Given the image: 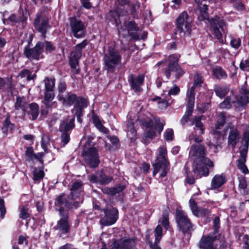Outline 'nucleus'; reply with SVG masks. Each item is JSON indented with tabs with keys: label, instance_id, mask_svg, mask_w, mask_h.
<instances>
[{
	"label": "nucleus",
	"instance_id": "052dcab7",
	"mask_svg": "<svg viewBox=\"0 0 249 249\" xmlns=\"http://www.w3.org/2000/svg\"><path fill=\"white\" fill-rule=\"evenodd\" d=\"M247 181L245 178L242 177L239 178V187L242 189H245L247 187Z\"/></svg>",
	"mask_w": 249,
	"mask_h": 249
},
{
	"label": "nucleus",
	"instance_id": "4be33fe9",
	"mask_svg": "<svg viewBox=\"0 0 249 249\" xmlns=\"http://www.w3.org/2000/svg\"><path fill=\"white\" fill-rule=\"evenodd\" d=\"M168 165V161L156 160V163L153 165V175H155L158 173H160V177H165L167 174V169Z\"/></svg>",
	"mask_w": 249,
	"mask_h": 249
},
{
	"label": "nucleus",
	"instance_id": "a19ab883",
	"mask_svg": "<svg viewBox=\"0 0 249 249\" xmlns=\"http://www.w3.org/2000/svg\"><path fill=\"white\" fill-rule=\"evenodd\" d=\"M53 91L45 90L44 102L46 106H49V102L54 98Z\"/></svg>",
	"mask_w": 249,
	"mask_h": 249
},
{
	"label": "nucleus",
	"instance_id": "4c0bfd02",
	"mask_svg": "<svg viewBox=\"0 0 249 249\" xmlns=\"http://www.w3.org/2000/svg\"><path fill=\"white\" fill-rule=\"evenodd\" d=\"M44 176V173L41 168H35L33 171V179L35 181L40 180Z\"/></svg>",
	"mask_w": 249,
	"mask_h": 249
},
{
	"label": "nucleus",
	"instance_id": "5701e85b",
	"mask_svg": "<svg viewBox=\"0 0 249 249\" xmlns=\"http://www.w3.org/2000/svg\"><path fill=\"white\" fill-rule=\"evenodd\" d=\"M194 89H192L189 91H187L186 96L188 100L187 110L185 115L190 117L192 115L195 103V97L194 95Z\"/></svg>",
	"mask_w": 249,
	"mask_h": 249
},
{
	"label": "nucleus",
	"instance_id": "b1692460",
	"mask_svg": "<svg viewBox=\"0 0 249 249\" xmlns=\"http://www.w3.org/2000/svg\"><path fill=\"white\" fill-rule=\"evenodd\" d=\"M195 2L197 4V7L200 10L201 15L198 17L199 20H203L208 17L206 11L208 9V5L206 0H195Z\"/></svg>",
	"mask_w": 249,
	"mask_h": 249
},
{
	"label": "nucleus",
	"instance_id": "3c124183",
	"mask_svg": "<svg viewBox=\"0 0 249 249\" xmlns=\"http://www.w3.org/2000/svg\"><path fill=\"white\" fill-rule=\"evenodd\" d=\"M26 155L27 157H28L32 159L33 157L35 158L39 159L40 158H41L42 156V153H38L37 155L33 154V150L31 148H28L26 152Z\"/></svg>",
	"mask_w": 249,
	"mask_h": 249
},
{
	"label": "nucleus",
	"instance_id": "f03ea898",
	"mask_svg": "<svg viewBox=\"0 0 249 249\" xmlns=\"http://www.w3.org/2000/svg\"><path fill=\"white\" fill-rule=\"evenodd\" d=\"M82 186L81 182L76 181L73 183L71 189V193L68 199H66L64 194H62L57 198L56 204L60 206L64 205L69 210L77 208L79 206V203L82 202V200H74L79 197L82 190Z\"/></svg>",
	"mask_w": 249,
	"mask_h": 249
},
{
	"label": "nucleus",
	"instance_id": "4d7b16f0",
	"mask_svg": "<svg viewBox=\"0 0 249 249\" xmlns=\"http://www.w3.org/2000/svg\"><path fill=\"white\" fill-rule=\"evenodd\" d=\"M159 107L161 109L165 108L168 106H169L170 103H169L168 101L167 100L161 99V101H159L158 102Z\"/></svg>",
	"mask_w": 249,
	"mask_h": 249
},
{
	"label": "nucleus",
	"instance_id": "20e7f679",
	"mask_svg": "<svg viewBox=\"0 0 249 249\" xmlns=\"http://www.w3.org/2000/svg\"><path fill=\"white\" fill-rule=\"evenodd\" d=\"M82 156L85 161L91 168L97 167L99 163L98 149L90 146L89 142H86L84 146Z\"/></svg>",
	"mask_w": 249,
	"mask_h": 249
},
{
	"label": "nucleus",
	"instance_id": "0e129e2a",
	"mask_svg": "<svg viewBox=\"0 0 249 249\" xmlns=\"http://www.w3.org/2000/svg\"><path fill=\"white\" fill-rule=\"evenodd\" d=\"M0 211L1 212V217L3 218L6 213V210L4 206V200L2 199H0Z\"/></svg>",
	"mask_w": 249,
	"mask_h": 249
},
{
	"label": "nucleus",
	"instance_id": "58836bf2",
	"mask_svg": "<svg viewBox=\"0 0 249 249\" xmlns=\"http://www.w3.org/2000/svg\"><path fill=\"white\" fill-rule=\"evenodd\" d=\"M14 127V124L10 122L9 118H7L4 122L3 126L2 128L3 132L7 133L8 131H12Z\"/></svg>",
	"mask_w": 249,
	"mask_h": 249
},
{
	"label": "nucleus",
	"instance_id": "6e6552de",
	"mask_svg": "<svg viewBox=\"0 0 249 249\" xmlns=\"http://www.w3.org/2000/svg\"><path fill=\"white\" fill-rule=\"evenodd\" d=\"M241 92L242 95L239 98L235 99L236 97L234 95H232L230 96L229 99H226L222 103H221L219 107L221 108H229L231 105L232 103H236L238 106H242L246 105L249 102V99L248 97L249 91L245 89L244 88L241 89Z\"/></svg>",
	"mask_w": 249,
	"mask_h": 249
},
{
	"label": "nucleus",
	"instance_id": "473e14b6",
	"mask_svg": "<svg viewBox=\"0 0 249 249\" xmlns=\"http://www.w3.org/2000/svg\"><path fill=\"white\" fill-rule=\"evenodd\" d=\"M200 117H195L193 120L191 122L190 125H195L196 128L199 130V133L203 134L204 133V128L201 122L200 121Z\"/></svg>",
	"mask_w": 249,
	"mask_h": 249
},
{
	"label": "nucleus",
	"instance_id": "9b49d317",
	"mask_svg": "<svg viewBox=\"0 0 249 249\" xmlns=\"http://www.w3.org/2000/svg\"><path fill=\"white\" fill-rule=\"evenodd\" d=\"M164 123L160 122L159 119H155L149 123H146L144 135L146 138H153L156 136L155 130L160 133L162 131Z\"/></svg>",
	"mask_w": 249,
	"mask_h": 249
},
{
	"label": "nucleus",
	"instance_id": "1a4fd4ad",
	"mask_svg": "<svg viewBox=\"0 0 249 249\" xmlns=\"http://www.w3.org/2000/svg\"><path fill=\"white\" fill-rule=\"evenodd\" d=\"M136 242L134 239L122 237L112 240L109 247L110 249H136Z\"/></svg>",
	"mask_w": 249,
	"mask_h": 249
},
{
	"label": "nucleus",
	"instance_id": "5fc2aeb1",
	"mask_svg": "<svg viewBox=\"0 0 249 249\" xmlns=\"http://www.w3.org/2000/svg\"><path fill=\"white\" fill-rule=\"evenodd\" d=\"M179 88L177 86H174L169 90L168 95H176L179 92Z\"/></svg>",
	"mask_w": 249,
	"mask_h": 249
},
{
	"label": "nucleus",
	"instance_id": "774afa93",
	"mask_svg": "<svg viewBox=\"0 0 249 249\" xmlns=\"http://www.w3.org/2000/svg\"><path fill=\"white\" fill-rule=\"evenodd\" d=\"M172 2L174 3L172 5L173 7L176 9H177L179 8L180 5L181 3V0H172Z\"/></svg>",
	"mask_w": 249,
	"mask_h": 249
},
{
	"label": "nucleus",
	"instance_id": "412c9836",
	"mask_svg": "<svg viewBox=\"0 0 249 249\" xmlns=\"http://www.w3.org/2000/svg\"><path fill=\"white\" fill-rule=\"evenodd\" d=\"M128 80L132 89L136 92H140L142 90L141 86L144 80L143 74H140L136 77L131 74L129 76Z\"/></svg>",
	"mask_w": 249,
	"mask_h": 249
},
{
	"label": "nucleus",
	"instance_id": "f8f14e48",
	"mask_svg": "<svg viewBox=\"0 0 249 249\" xmlns=\"http://www.w3.org/2000/svg\"><path fill=\"white\" fill-rule=\"evenodd\" d=\"M245 137L247 139L246 144L243 146L240 151V158L237 160L238 168L244 174H248L249 170L245 164L246 157L249 146V135L245 134Z\"/></svg>",
	"mask_w": 249,
	"mask_h": 249
},
{
	"label": "nucleus",
	"instance_id": "7ed1b4c3",
	"mask_svg": "<svg viewBox=\"0 0 249 249\" xmlns=\"http://www.w3.org/2000/svg\"><path fill=\"white\" fill-rule=\"evenodd\" d=\"M180 57V55L174 54L169 56L168 60H162L157 63V65H163L164 66H167L164 71L166 77L169 78L171 72H174L176 77H178L183 74V71L178 66V62Z\"/></svg>",
	"mask_w": 249,
	"mask_h": 249
},
{
	"label": "nucleus",
	"instance_id": "338daca9",
	"mask_svg": "<svg viewBox=\"0 0 249 249\" xmlns=\"http://www.w3.org/2000/svg\"><path fill=\"white\" fill-rule=\"evenodd\" d=\"M58 249H77L73 247V246L69 243L66 244L65 245L60 247Z\"/></svg>",
	"mask_w": 249,
	"mask_h": 249
},
{
	"label": "nucleus",
	"instance_id": "7c9ffc66",
	"mask_svg": "<svg viewBox=\"0 0 249 249\" xmlns=\"http://www.w3.org/2000/svg\"><path fill=\"white\" fill-rule=\"evenodd\" d=\"M203 82L202 76L199 73H196L194 75V85L188 89L187 91L190 90L192 89H194V95L195 96V90L196 87H199L201 86Z\"/></svg>",
	"mask_w": 249,
	"mask_h": 249
},
{
	"label": "nucleus",
	"instance_id": "f257e3e1",
	"mask_svg": "<svg viewBox=\"0 0 249 249\" xmlns=\"http://www.w3.org/2000/svg\"><path fill=\"white\" fill-rule=\"evenodd\" d=\"M188 139L192 144L189 157L196 162L193 168L195 175L199 178L202 176H207L209 173L207 166L212 167L213 164L208 158H205L206 150L205 146L198 144L202 141V139L194 134L189 135Z\"/></svg>",
	"mask_w": 249,
	"mask_h": 249
},
{
	"label": "nucleus",
	"instance_id": "680f3d73",
	"mask_svg": "<svg viewBox=\"0 0 249 249\" xmlns=\"http://www.w3.org/2000/svg\"><path fill=\"white\" fill-rule=\"evenodd\" d=\"M49 138L47 135H43L42 136L41 146L45 150L47 147V144L48 142Z\"/></svg>",
	"mask_w": 249,
	"mask_h": 249
},
{
	"label": "nucleus",
	"instance_id": "72a5a7b5",
	"mask_svg": "<svg viewBox=\"0 0 249 249\" xmlns=\"http://www.w3.org/2000/svg\"><path fill=\"white\" fill-rule=\"evenodd\" d=\"M214 91L217 96L220 98L224 97L229 91V89L227 87H221L215 86Z\"/></svg>",
	"mask_w": 249,
	"mask_h": 249
},
{
	"label": "nucleus",
	"instance_id": "37998d69",
	"mask_svg": "<svg viewBox=\"0 0 249 249\" xmlns=\"http://www.w3.org/2000/svg\"><path fill=\"white\" fill-rule=\"evenodd\" d=\"M210 213V211L205 208H199L196 211V212L194 213V215L196 217H202L205 216L209 215Z\"/></svg>",
	"mask_w": 249,
	"mask_h": 249
},
{
	"label": "nucleus",
	"instance_id": "ea45409f",
	"mask_svg": "<svg viewBox=\"0 0 249 249\" xmlns=\"http://www.w3.org/2000/svg\"><path fill=\"white\" fill-rule=\"evenodd\" d=\"M21 78L26 77L28 81L33 80L36 76V74L31 75V72L28 70H23L18 75Z\"/></svg>",
	"mask_w": 249,
	"mask_h": 249
},
{
	"label": "nucleus",
	"instance_id": "bb28decb",
	"mask_svg": "<svg viewBox=\"0 0 249 249\" xmlns=\"http://www.w3.org/2000/svg\"><path fill=\"white\" fill-rule=\"evenodd\" d=\"M58 99L66 106H70L76 101V97L74 94L69 93L65 97L59 94Z\"/></svg>",
	"mask_w": 249,
	"mask_h": 249
},
{
	"label": "nucleus",
	"instance_id": "a878e982",
	"mask_svg": "<svg viewBox=\"0 0 249 249\" xmlns=\"http://www.w3.org/2000/svg\"><path fill=\"white\" fill-rule=\"evenodd\" d=\"M239 135L237 129L235 128H231L228 138V143L233 148L235 147L239 140Z\"/></svg>",
	"mask_w": 249,
	"mask_h": 249
},
{
	"label": "nucleus",
	"instance_id": "49530a36",
	"mask_svg": "<svg viewBox=\"0 0 249 249\" xmlns=\"http://www.w3.org/2000/svg\"><path fill=\"white\" fill-rule=\"evenodd\" d=\"M74 119H72L69 124H65L63 122L61 124L60 129L61 131H66L72 129L74 126Z\"/></svg>",
	"mask_w": 249,
	"mask_h": 249
},
{
	"label": "nucleus",
	"instance_id": "2f4dec72",
	"mask_svg": "<svg viewBox=\"0 0 249 249\" xmlns=\"http://www.w3.org/2000/svg\"><path fill=\"white\" fill-rule=\"evenodd\" d=\"M45 90L53 91L55 87V79L54 78L46 77L44 80Z\"/></svg>",
	"mask_w": 249,
	"mask_h": 249
},
{
	"label": "nucleus",
	"instance_id": "c756f323",
	"mask_svg": "<svg viewBox=\"0 0 249 249\" xmlns=\"http://www.w3.org/2000/svg\"><path fill=\"white\" fill-rule=\"evenodd\" d=\"M214 138H215L214 140H211L208 143L209 146L211 148H213V151L214 152H217V150L220 148V142H219V139L220 136L216 134Z\"/></svg>",
	"mask_w": 249,
	"mask_h": 249
},
{
	"label": "nucleus",
	"instance_id": "cd10ccee",
	"mask_svg": "<svg viewBox=\"0 0 249 249\" xmlns=\"http://www.w3.org/2000/svg\"><path fill=\"white\" fill-rule=\"evenodd\" d=\"M125 26L127 29V32L129 36H131L134 39H138L139 36L135 33H133V31H137L139 30V28L137 27L135 23L133 21L129 22L125 25Z\"/></svg>",
	"mask_w": 249,
	"mask_h": 249
},
{
	"label": "nucleus",
	"instance_id": "de8ad7c7",
	"mask_svg": "<svg viewBox=\"0 0 249 249\" xmlns=\"http://www.w3.org/2000/svg\"><path fill=\"white\" fill-rule=\"evenodd\" d=\"M230 44L232 48L237 49L241 45V39L239 38H232L230 41Z\"/></svg>",
	"mask_w": 249,
	"mask_h": 249
},
{
	"label": "nucleus",
	"instance_id": "69168bd1",
	"mask_svg": "<svg viewBox=\"0 0 249 249\" xmlns=\"http://www.w3.org/2000/svg\"><path fill=\"white\" fill-rule=\"evenodd\" d=\"M58 89L59 92V94L64 92L66 89V84L64 82H60L58 85Z\"/></svg>",
	"mask_w": 249,
	"mask_h": 249
},
{
	"label": "nucleus",
	"instance_id": "13d9d810",
	"mask_svg": "<svg viewBox=\"0 0 249 249\" xmlns=\"http://www.w3.org/2000/svg\"><path fill=\"white\" fill-rule=\"evenodd\" d=\"M162 224L166 229L169 228L168 217L167 214H164L162 215Z\"/></svg>",
	"mask_w": 249,
	"mask_h": 249
},
{
	"label": "nucleus",
	"instance_id": "09e8293b",
	"mask_svg": "<svg viewBox=\"0 0 249 249\" xmlns=\"http://www.w3.org/2000/svg\"><path fill=\"white\" fill-rule=\"evenodd\" d=\"M174 132L172 129H167L164 133V138L167 141H171L173 139Z\"/></svg>",
	"mask_w": 249,
	"mask_h": 249
},
{
	"label": "nucleus",
	"instance_id": "603ef678",
	"mask_svg": "<svg viewBox=\"0 0 249 249\" xmlns=\"http://www.w3.org/2000/svg\"><path fill=\"white\" fill-rule=\"evenodd\" d=\"M240 68L244 71H249V60H243L240 64Z\"/></svg>",
	"mask_w": 249,
	"mask_h": 249
},
{
	"label": "nucleus",
	"instance_id": "f3484780",
	"mask_svg": "<svg viewBox=\"0 0 249 249\" xmlns=\"http://www.w3.org/2000/svg\"><path fill=\"white\" fill-rule=\"evenodd\" d=\"M43 44L38 42L33 49H30L26 46L24 49V54L30 59H38L42 52Z\"/></svg>",
	"mask_w": 249,
	"mask_h": 249
},
{
	"label": "nucleus",
	"instance_id": "c03bdc74",
	"mask_svg": "<svg viewBox=\"0 0 249 249\" xmlns=\"http://www.w3.org/2000/svg\"><path fill=\"white\" fill-rule=\"evenodd\" d=\"M225 122V115L223 112L220 113L219 116V118L217 120V123L215 124L216 129H220Z\"/></svg>",
	"mask_w": 249,
	"mask_h": 249
},
{
	"label": "nucleus",
	"instance_id": "aec40b11",
	"mask_svg": "<svg viewBox=\"0 0 249 249\" xmlns=\"http://www.w3.org/2000/svg\"><path fill=\"white\" fill-rule=\"evenodd\" d=\"M216 238L215 236L211 235L203 236L199 243V248L201 249H215L216 246L213 242Z\"/></svg>",
	"mask_w": 249,
	"mask_h": 249
},
{
	"label": "nucleus",
	"instance_id": "bf43d9fd",
	"mask_svg": "<svg viewBox=\"0 0 249 249\" xmlns=\"http://www.w3.org/2000/svg\"><path fill=\"white\" fill-rule=\"evenodd\" d=\"M124 186L120 185H117L114 188H112V193H114L113 196L122 191L124 190Z\"/></svg>",
	"mask_w": 249,
	"mask_h": 249
},
{
	"label": "nucleus",
	"instance_id": "e433bc0d",
	"mask_svg": "<svg viewBox=\"0 0 249 249\" xmlns=\"http://www.w3.org/2000/svg\"><path fill=\"white\" fill-rule=\"evenodd\" d=\"M30 113L32 115V119L34 120L36 119L38 115V106L36 104L33 103L29 105Z\"/></svg>",
	"mask_w": 249,
	"mask_h": 249
},
{
	"label": "nucleus",
	"instance_id": "393cba45",
	"mask_svg": "<svg viewBox=\"0 0 249 249\" xmlns=\"http://www.w3.org/2000/svg\"><path fill=\"white\" fill-rule=\"evenodd\" d=\"M226 179L223 175H216L213 178L210 189L214 190L221 187L225 182Z\"/></svg>",
	"mask_w": 249,
	"mask_h": 249
},
{
	"label": "nucleus",
	"instance_id": "a211bd4d",
	"mask_svg": "<svg viewBox=\"0 0 249 249\" xmlns=\"http://www.w3.org/2000/svg\"><path fill=\"white\" fill-rule=\"evenodd\" d=\"M89 179L93 183L106 185L111 181L112 178L105 174L102 171H98L90 176Z\"/></svg>",
	"mask_w": 249,
	"mask_h": 249
},
{
	"label": "nucleus",
	"instance_id": "0eeeda50",
	"mask_svg": "<svg viewBox=\"0 0 249 249\" xmlns=\"http://www.w3.org/2000/svg\"><path fill=\"white\" fill-rule=\"evenodd\" d=\"M122 57L119 52L112 48L108 49V53L104 57L105 68L107 71L113 70L121 61Z\"/></svg>",
	"mask_w": 249,
	"mask_h": 249
},
{
	"label": "nucleus",
	"instance_id": "423d86ee",
	"mask_svg": "<svg viewBox=\"0 0 249 249\" xmlns=\"http://www.w3.org/2000/svg\"><path fill=\"white\" fill-rule=\"evenodd\" d=\"M60 219L57 222L54 229L58 231L60 237L69 233L71 230V223L69 219L68 213H66L63 208L59 209Z\"/></svg>",
	"mask_w": 249,
	"mask_h": 249
},
{
	"label": "nucleus",
	"instance_id": "79ce46f5",
	"mask_svg": "<svg viewBox=\"0 0 249 249\" xmlns=\"http://www.w3.org/2000/svg\"><path fill=\"white\" fill-rule=\"evenodd\" d=\"M162 228L161 226L159 225L157 226L155 230V244H158L160 242L162 238Z\"/></svg>",
	"mask_w": 249,
	"mask_h": 249
},
{
	"label": "nucleus",
	"instance_id": "f704fd0d",
	"mask_svg": "<svg viewBox=\"0 0 249 249\" xmlns=\"http://www.w3.org/2000/svg\"><path fill=\"white\" fill-rule=\"evenodd\" d=\"M213 75L217 79L225 78L227 77L226 72L220 67H216L213 69Z\"/></svg>",
	"mask_w": 249,
	"mask_h": 249
},
{
	"label": "nucleus",
	"instance_id": "6ab92c4d",
	"mask_svg": "<svg viewBox=\"0 0 249 249\" xmlns=\"http://www.w3.org/2000/svg\"><path fill=\"white\" fill-rule=\"evenodd\" d=\"M42 13H39L36 15L34 21V26L38 32L44 36L49 28L48 20L46 18H42Z\"/></svg>",
	"mask_w": 249,
	"mask_h": 249
},
{
	"label": "nucleus",
	"instance_id": "864d4df0",
	"mask_svg": "<svg viewBox=\"0 0 249 249\" xmlns=\"http://www.w3.org/2000/svg\"><path fill=\"white\" fill-rule=\"evenodd\" d=\"M189 206L192 210V213L194 214V213L196 212L198 210L196 203L195 200L191 198L189 200Z\"/></svg>",
	"mask_w": 249,
	"mask_h": 249
},
{
	"label": "nucleus",
	"instance_id": "6e6d98bb",
	"mask_svg": "<svg viewBox=\"0 0 249 249\" xmlns=\"http://www.w3.org/2000/svg\"><path fill=\"white\" fill-rule=\"evenodd\" d=\"M41 43L43 44V47H45L46 52H51L54 50V47L51 42L47 41L45 43Z\"/></svg>",
	"mask_w": 249,
	"mask_h": 249
},
{
	"label": "nucleus",
	"instance_id": "39448f33",
	"mask_svg": "<svg viewBox=\"0 0 249 249\" xmlns=\"http://www.w3.org/2000/svg\"><path fill=\"white\" fill-rule=\"evenodd\" d=\"M177 28L181 33H183L185 36H188L190 35L193 19L190 17L187 12L183 11L176 19Z\"/></svg>",
	"mask_w": 249,
	"mask_h": 249
},
{
	"label": "nucleus",
	"instance_id": "ddd939ff",
	"mask_svg": "<svg viewBox=\"0 0 249 249\" xmlns=\"http://www.w3.org/2000/svg\"><path fill=\"white\" fill-rule=\"evenodd\" d=\"M87 44V41L86 40H83L81 43L77 44L75 47V50L71 53L70 64L72 69H75L76 73L78 72V70L76 68L78 64V60L82 55L81 51Z\"/></svg>",
	"mask_w": 249,
	"mask_h": 249
},
{
	"label": "nucleus",
	"instance_id": "e2e57ef3",
	"mask_svg": "<svg viewBox=\"0 0 249 249\" xmlns=\"http://www.w3.org/2000/svg\"><path fill=\"white\" fill-rule=\"evenodd\" d=\"M61 138L62 142L64 143V145H66L70 141L69 135L67 133H63Z\"/></svg>",
	"mask_w": 249,
	"mask_h": 249
},
{
	"label": "nucleus",
	"instance_id": "c9c22d12",
	"mask_svg": "<svg viewBox=\"0 0 249 249\" xmlns=\"http://www.w3.org/2000/svg\"><path fill=\"white\" fill-rule=\"evenodd\" d=\"M159 154L157 157L156 160L168 161L167 160V149L165 147H160L159 149Z\"/></svg>",
	"mask_w": 249,
	"mask_h": 249
},
{
	"label": "nucleus",
	"instance_id": "8fccbe9b",
	"mask_svg": "<svg viewBox=\"0 0 249 249\" xmlns=\"http://www.w3.org/2000/svg\"><path fill=\"white\" fill-rule=\"evenodd\" d=\"M78 107H75V108H77L79 109L78 112H81V109L84 107H86L87 106V101L86 99L83 98H79L78 99Z\"/></svg>",
	"mask_w": 249,
	"mask_h": 249
},
{
	"label": "nucleus",
	"instance_id": "dca6fc26",
	"mask_svg": "<svg viewBox=\"0 0 249 249\" xmlns=\"http://www.w3.org/2000/svg\"><path fill=\"white\" fill-rule=\"evenodd\" d=\"M70 26L75 37L80 38L84 36L85 27L82 21L75 18H72L70 19Z\"/></svg>",
	"mask_w": 249,
	"mask_h": 249
},
{
	"label": "nucleus",
	"instance_id": "9d476101",
	"mask_svg": "<svg viewBox=\"0 0 249 249\" xmlns=\"http://www.w3.org/2000/svg\"><path fill=\"white\" fill-rule=\"evenodd\" d=\"M176 221L179 230L183 233L193 230V225L187 214L183 211H177Z\"/></svg>",
	"mask_w": 249,
	"mask_h": 249
},
{
	"label": "nucleus",
	"instance_id": "2eb2a0df",
	"mask_svg": "<svg viewBox=\"0 0 249 249\" xmlns=\"http://www.w3.org/2000/svg\"><path fill=\"white\" fill-rule=\"evenodd\" d=\"M209 21L210 22L211 26V29L215 36L220 42L223 43L224 42V40L222 38V34L218 28V26L223 31H224V27L226 26L225 21L218 17H216L214 18H212L209 20Z\"/></svg>",
	"mask_w": 249,
	"mask_h": 249
},
{
	"label": "nucleus",
	"instance_id": "4468645a",
	"mask_svg": "<svg viewBox=\"0 0 249 249\" xmlns=\"http://www.w3.org/2000/svg\"><path fill=\"white\" fill-rule=\"evenodd\" d=\"M105 215L100 220V223L103 226H108L114 224L118 219V212L115 208L104 209Z\"/></svg>",
	"mask_w": 249,
	"mask_h": 249
},
{
	"label": "nucleus",
	"instance_id": "c85d7f7f",
	"mask_svg": "<svg viewBox=\"0 0 249 249\" xmlns=\"http://www.w3.org/2000/svg\"><path fill=\"white\" fill-rule=\"evenodd\" d=\"M27 106V104L25 98L19 97H18L17 98V100L15 104V108L16 110H18L21 109L22 114H25Z\"/></svg>",
	"mask_w": 249,
	"mask_h": 249
},
{
	"label": "nucleus",
	"instance_id": "a18cd8bd",
	"mask_svg": "<svg viewBox=\"0 0 249 249\" xmlns=\"http://www.w3.org/2000/svg\"><path fill=\"white\" fill-rule=\"evenodd\" d=\"M28 208L24 206H21L20 208L19 217L23 219H27L29 216Z\"/></svg>",
	"mask_w": 249,
	"mask_h": 249
}]
</instances>
